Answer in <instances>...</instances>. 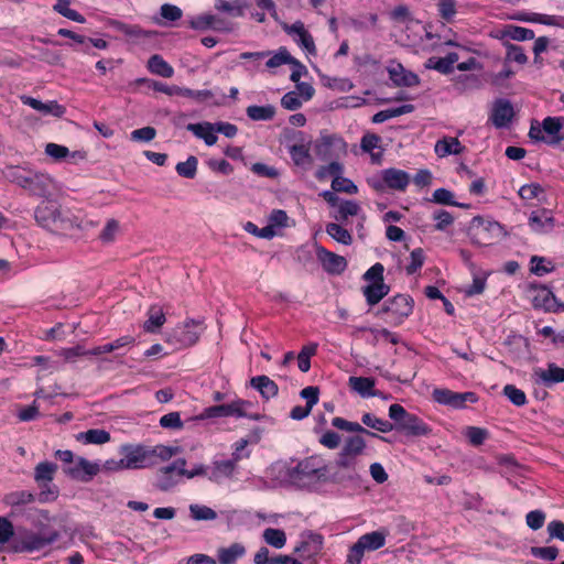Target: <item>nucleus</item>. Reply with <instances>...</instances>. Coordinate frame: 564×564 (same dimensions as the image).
<instances>
[{
	"instance_id": "59",
	"label": "nucleus",
	"mask_w": 564,
	"mask_h": 564,
	"mask_svg": "<svg viewBox=\"0 0 564 564\" xmlns=\"http://www.w3.org/2000/svg\"><path fill=\"white\" fill-rule=\"evenodd\" d=\"M476 401L477 395L474 392H454L452 399H449L446 405L459 409L463 408L466 402L475 403Z\"/></svg>"
},
{
	"instance_id": "46",
	"label": "nucleus",
	"mask_w": 564,
	"mask_h": 564,
	"mask_svg": "<svg viewBox=\"0 0 564 564\" xmlns=\"http://www.w3.org/2000/svg\"><path fill=\"white\" fill-rule=\"evenodd\" d=\"M262 538L267 544L275 549H282L286 543V535L280 529L268 528L263 531Z\"/></svg>"
},
{
	"instance_id": "40",
	"label": "nucleus",
	"mask_w": 564,
	"mask_h": 564,
	"mask_svg": "<svg viewBox=\"0 0 564 564\" xmlns=\"http://www.w3.org/2000/svg\"><path fill=\"white\" fill-rule=\"evenodd\" d=\"M57 470V466L54 463L42 462L39 463L34 469V479L40 484L41 487L46 486L54 478V474Z\"/></svg>"
},
{
	"instance_id": "54",
	"label": "nucleus",
	"mask_w": 564,
	"mask_h": 564,
	"mask_svg": "<svg viewBox=\"0 0 564 564\" xmlns=\"http://www.w3.org/2000/svg\"><path fill=\"white\" fill-rule=\"evenodd\" d=\"M531 272L538 276H542L546 273H550L554 270L551 261L546 260L543 257L533 256L531 258Z\"/></svg>"
},
{
	"instance_id": "45",
	"label": "nucleus",
	"mask_w": 564,
	"mask_h": 564,
	"mask_svg": "<svg viewBox=\"0 0 564 564\" xmlns=\"http://www.w3.org/2000/svg\"><path fill=\"white\" fill-rule=\"evenodd\" d=\"M247 8L246 0H234L231 2L220 1L215 4V9L221 12H227L232 17H242Z\"/></svg>"
},
{
	"instance_id": "42",
	"label": "nucleus",
	"mask_w": 564,
	"mask_h": 564,
	"mask_svg": "<svg viewBox=\"0 0 564 564\" xmlns=\"http://www.w3.org/2000/svg\"><path fill=\"white\" fill-rule=\"evenodd\" d=\"M247 116L253 121H268L275 115V108L272 105L249 106L246 110Z\"/></svg>"
},
{
	"instance_id": "51",
	"label": "nucleus",
	"mask_w": 564,
	"mask_h": 564,
	"mask_svg": "<svg viewBox=\"0 0 564 564\" xmlns=\"http://www.w3.org/2000/svg\"><path fill=\"white\" fill-rule=\"evenodd\" d=\"M268 57L269 58L265 62V66L269 69L280 67L284 64L293 63V57L284 47H281L274 55Z\"/></svg>"
},
{
	"instance_id": "36",
	"label": "nucleus",
	"mask_w": 564,
	"mask_h": 564,
	"mask_svg": "<svg viewBox=\"0 0 564 564\" xmlns=\"http://www.w3.org/2000/svg\"><path fill=\"white\" fill-rule=\"evenodd\" d=\"M77 442L83 444L101 445L110 441V434L106 430L91 429L86 432H80L75 436Z\"/></svg>"
},
{
	"instance_id": "24",
	"label": "nucleus",
	"mask_w": 564,
	"mask_h": 564,
	"mask_svg": "<svg viewBox=\"0 0 564 564\" xmlns=\"http://www.w3.org/2000/svg\"><path fill=\"white\" fill-rule=\"evenodd\" d=\"M398 430L411 436H424L431 432L430 427L420 417L411 413L399 425Z\"/></svg>"
},
{
	"instance_id": "62",
	"label": "nucleus",
	"mask_w": 564,
	"mask_h": 564,
	"mask_svg": "<svg viewBox=\"0 0 564 564\" xmlns=\"http://www.w3.org/2000/svg\"><path fill=\"white\" fill-rule=\"evenodd\" d=\"M437 9L441 18L451 22L456 14V2L455 0H440Z\"/></svg>"
},
{
	"instance_id": "35",
	"label": "nucleus",
	"mask_w": 564,
	"mask_h": 564,
	"mask_svg": "<svg viewBox=\"0 0 564 564\" xmlns=\"http://www.w3.org/2000/svg\"><path fill=\"white\" fill-rule=\"evenodd\" d=\"M464 149L458 139L453 137H445L438 140L434 147V151L440 158L451 154H460Z\"/></svg>"
},
{
	"instance_id": "3",
	"label": "nucleus",
	"mask_w": 564,
	"mask_h": 564,
	"mask_svg": "<svg viewBox=\"0 0 564 564\" xmlns=\"http://www.w3.org/2000/svg\"><path fill=\"white\" fill-rule=\"evenodd\" d=\"M6 177L11 183L19 185L33 195L47 197L52 194L53 180L47 174L26 171L20 166H9L6 172Z\"/></svg>"
},
{
	"instance_id": "23",
	"label": "nucleus",
	"mask_w": 564,
	"mask_h": 564,
	"mask_svg": "<svg viewBox=\"0 0 564 564\" xmlns=\"http://www.w3.org/2000/svg\"><path fill=\"white\" fill-rule=\"evenodd\" d=\"M529 225L535 232H547L554 227V218L549 210L540 209L531 213Z\"/></svg>"
},
{
	"instance_id": "30",
	"label": "nucleus",
	"mask_w": 564,
	"mask_h": 564,
	"mask_svg": "<svg viewBox=\"0 0 564 564\" xmlns=\"http://www.w3.org/2000/svg\"><path fill=\"white\" fill-rule=\"evenodd\" d=\"M289 153L295 165L308 169L313 164V158L310 153V145L305 143H295L289 148Z\"/></svg>"
},
{
	"instance_id": "61",
	"label": "nucleus",
	"mask_w": 564,
	"mask_h": 564,
	"mask_svg": "<svg viewBox=\"0 0 564 564\" xmlns=\"http://www.w3.org/2000/svg\"><path fill=\"white\" fill-rule=\"evenodd\" d=\"M14 536L13 523L6 517H0V549Z\"/></svg>"
},
{
	"instance_id": "50",
	"label": "nucleus",
	"mask_w": 564,
	"mask_h": 564,
	"mask_svg": "<svg viewBox=\"0 0 564 564\" xmlns=\"http://www.w3.org/2000/svg\"><path fill=\"white\" fill-rule=\"evenodd\" d=\"M198 160L196 156L191 155L187 158L185 162H180L176 164V172L180 176L186 178H194L197 172Z\"/></svg>"
},
{
	"instance_id": "19",
	"label": "nucleus",
	"mask_w": 564,
	"mask_h": 564,
	"mask_svg": "<svg viewBox=\"0 0 564 564\" xmlns=\"http://www.w3.org/2000/svg\"><path fill=\"white\" fill-rule=\"evenodd\" d=\"M35 496L28 490L11 491L3 496L2 503L12 509L10 516L14 517L18 509L34 502Z\"/></svg>"
},
{
	"instance_id": "1",
	"label": "nucleus",
	"mask_w": 564,
	"mask_h": 564,
	"mask_svg": "<svg viewBox=\"0 0 564 564\" xmlns=\"http://www.w3.org/2000/svg\"><path fill=\"white\" fill-rule=\"evenodd\" d=\"M178 448L164 445H122L120 448L127 469H141L158 465L176 455Z\"/></svg>"
},
{
	"instance_id": "29",
	"label": "nucleus",
	"mask_w": 564,
	"mask_h": 564,
	"mask_svg": "<svg viewBox=\"0 0 564 564\" xmlns=\"http://www.w3.org/2000/svg\"><path fill=\"white\" fill-rule=\"evenodd\" d=\"M237 458L234 459H225V460H216L214 462L213 468L208 475V478L212 481L218 482L223 478H228L232 476L236 466H237Z\"/></svg>"
},
{
	"instance_id": "15",
	"label": "nucleus",
	"mask_w": 564,
	"mask_h": 564,
	"mask_svg": "<svg viewBox=\"0 0 564 564\" xmlns=\"http://www.w3.org/2000/svg\"><path fill=\"white\" fill-rule=\"evenodd\" d=\"M194 30H208L212 29L218 32H230L234 30V24L224 18L214 14H202L196 17L189 22Z\"/></svg>"
},
{
	"instance_id": "33",
	"label": "nucleus",
	"mask_w": 564,
	"mask_h": 564,
	"mask_svg": "<svg viewBox=\"0 0 564 564\" xmlns=\"http://www.w3.org/2000/svg\"><path fill=\"white\" fill-rule=\"evenodd\" d=\"M389 291L390 286L384 282L369 283L362 288V294L370 306L378 304Z\"/></svg>"
},
{
	"instance_id": "58",
	"label": "nucleus",
	"mask_w": 564,
	"mask_h": 564,
	"mask_svg": "<svg viewBox=\"0 0 564 564\" xmlns=\"http://www.w3.org/2000/svg\"><path fill=\"white\" fill-rule=\"evenodd\" d=\"M425 260L424 251L422 248L414 249L410 254V263L406 265L405 271L409 275L414 274L423 265Z\"/></svg>"
},
{
	"instance_id": "28",
	"label": "nucleus",
	"mask_w": 564,
	"mask_h": 564,
	"mask_svg": "<svg viewBox=\"0 0 564 564\" xmlns=\"http://www.w3.org/2000/svg\"><path fill=\"white\" fill-rule=\"evenodd\" d=\"M458 61L457 53H448L445 57H430L425 62V67L429 69H435L441 74H449L454 69V64Z\"/></svg>"
},
{
	"instance_id": "6",
	"label": "nucleus",
	"mask_w": 564,
	"mask_h": 564,
	"mask_svg": "<svg viewBox=\"0 0 564 564\" xmlns=\"http://www.w3.org/2000/svg\"><path fill=\"white\" fill-rule=\"evenodd\" d=\"M203 329L202 322L189 318L167 334L166 343L176 349L191 347L198 341Z\"/></svg>"
},
{
	"instance_id": "32",
	"label": "nucleus",
	"mask_w": 564,
	"mask_h": 564,
	"mask_svg": "<svg viewBox=\"0 0 564 564\" xmlns=\"http://www.w3.org/2000/svg\"><path fill=\"white\" fill-rule=\"evenodd\" d=\"M250 384L265 399L274 398L279 393L278 384L264 375L251 378Z\"/></svg>"
},
{
	"instance_id": "49",
	"label": "nucleus",
	"mask_w": 564,
	"mask_h": 564,
	"mask_svg": "<svg viewBox=\"0 0 564 564\" xmlns=\"http://www.w3.org/2000/svg\"><path fill=\"white\" fill-rule=\"evenodd\" d=\"M317 350V344H310L304 347H302L301 351L299 352L296 359H297V367L302 372H307L311 368V357H313L316 354Z\"/></svg>"
},
{
	"instance_id": "52",
	"label": "nucleus",
	"mask_w": 564,
	"mask_h": 564,
	"mask_svg": "<svg viewBox=\"0 0 564 564\" xmlns=\"http://www.w3.org/2000/svg\"><path fill=\"white\" fill-rule=\"evenodd\" d=\"M119 230H120L119 221L111 218V219L107 220L105 227L100 231L99 239L104 243H110L116 239Z\"/></svg>"
},
{
	"instance_id": "60",
	"label": "nucleus",
	"mask_w": 564,
	"mask_h": 564,
	"mask_svg": "<svg viewBox=\"0 0 564 564\" xmlns=\"http://www.w3.org/2000/svg\"><path fill=\"white\" fill-rule=\"evenodd\" d=\"M530 552L534 557L545 561H554L558 555L556 546H532Z\"/></svg>"
},
{
	"instance_id": "34",
	"label": "nucleus",
	"mask_w": 564,
	"mask_h": 564,
	"mask_svg": "<svg viewBox=\"0 0 564 564\" xmlns=\"http://www.w3.org/2000/svg\"><path fill=\"white\" fill-rule=\"evenodd\" d=\"M564 127V117H546L542 121V129L544 133H546L550 139H546V143H557L563 140V137H560V131Z\"/></svg>"
},
{
	"instance_id": "26",
	"label": "nucleus",
	"mask_w": 564,
	"mask_h": 564,
	"mask_svg": "<svg viewBox=\"0 0 564 564\" xmlns=\"http://www.w3.org/2000/svg\"><path fill=\"white\" fill-rule=\"evenodd\" d=\"M186 129L196 138L204 140L205 144L208 147L216 144L218 140L212 122L188 123Z\"/></svg>"
},
{
	"instance_id": "47",
	"label": "nucleus",
	"mask_w": 564,
	"mask_h": 564,
	"mask_svg": "<svg viewBox=\"0 0 564 564\" xmlns=\"http://www.w3.org/2000/svg\"><path fill=\"white\" fill-rule=\"evenodd\" d=\"M70 0H57V2L54 4L53 9L54 11L58 12L61 15L78 22V23H85V18L80 13H78L76 10H73L69 8Z\"/></svg>"
},
{
	"instance_id": "22",
	"label": "nucleus",
	"mask_w": 564,
	"mask_h": 564,
	"mask_svg": "<svg viewBox=\"0 0 564 564\" xmlns=\"http://www.w3.org/2000/svg\"><path fill=\"white\" fill-rule=\"evenodd\" d=\"M323 546V536L317 533L308 532L303 535V540L295 547V552L301 553L304 557H312L321 552Z\"/></svg>"
},
{
	"instance_id": "8",
	"label": "nucleus",
	"mask_w": 564,
	"mask_h": 564,
	"mask_svg": "<svg viewBox=\"0 0 564 564\" xmlns=\"http://www.w3.org/2000/svg\"><path fill=\"white\" fill-rule=\"evenodd\" d=\"M186 460L178 458L171 465L164 466L156 471L155 487L162 491H169L174 488L183 477L182 473L185 471Z\"/></svg>"
},
{
	"instance_id": "12",
	"label": "nucleus",
	"mask_w": 564,
	"mask_h": 564,
	"mask_svg": "<svg viewBox=\"0 0 564 564\" xmlns=\"http://www.w3.org/2000/svg\"><path fill=\"white\" fill-rule=\"evenodd\" d=\"M249 405V402L243 400H237L228 404H219L206 408L198 419H212V417H242L246 416L245 408Z\"/></svg>"
},
{
	"instance_id": "17",
	"label": "nucleus",
	"mask_w": 564,
	"mask_h": 564,
	"mask_svg": "<svg viewBox=\"0 0 564 564\" xmlns=\"http://www.w3.org/2000/svg\"><path fill=\"white\" fill-rule=\"evenodd\" d=\"M52 540L45 539L37 533L26 531L17 538L12 544V550L17 553L34 552L43 549L51 543Z\"/></svg>"
},
{
	"instance_id": "10",
	"label": "nucleus",
	"mask_w": 564,
	"mask_h": 564,
	"mask_svg": "<svg viewBox=\"0 0 564 564\" xmlns=\"http://www.w3.org/2000/svg\"><path fill=\"white\" fill-rule=\"evenodd\" d=\"M151 88L155 91H160V93L166 94L169 96H181L184 98L194 99L198 102L206 101L214 96L213 91L208 90V89L193 90V89L180 87L176 85L170 86L162 82L151 83Z\"/></svg>"
},
{
	"instance_id": "64",
	"label": "nucleus",
	"mask_w": 564,
	"mask_h": 564,
	"mask_svg": "<svg viewBox=\"0 0 564 564\" xmlns=\"http://www.w3.org/2000/svg\"><path fill=\"white\" fill-rule=\"evenodd\" d=\"M466 436L471 445H481L488 436V432L485 429L470 426L466 431Z\"/></svg>"
},
{
	"instance_id": "63",
	"label": "nucleus",
	"mask_w": 564,
	"mask_h": 564,
	"mask_svg": "<svg viewBox=\"0 0 564 564\" xmlns=\"http://www.w3.org/2000/svg\"><path fill=\"white\" fill-rule=\"evenodd\" d=\"M160 425L163 429L180 430L183 427V422L178 412H170L160 419Z\"/></svg>"
},
{
	"instance_id": "25",
	"label": "nucleus",
	"mask_w": 564,
	"mask_h": 564,
	"mask_svg": "<svg viewBox=\"0 0 564 564\" xmlns=\"http://www.w3.org/2000/svg\"><path fill=\"white\" fill-rule=\"evenodd\" d=\"M382 176L387 187L391 189L404 191L410 182L408 173L398 169L383 170Z\"/></svg>"
},
{
	"instance_id": "18",
	"label": "nucleus",
	"mask_w": 564,
	"mask_h": 564,
	"mask_svg": "<svg viewBox=\"0 0 564 564\" xmlns=\"http://www.w3.org/2000/svg\"><path fill=\"white\" fill-rule=\"evenodd\" d=\"M514 116V110L509 100L498 99L491 110L490 120L496 128L507 127Z\"/></svg>"
},
{
	"instance_id": "43",
	"label": "nucleus",
	"mask_w": 564,
	"mask_h": 564,
	"mask_svg": "<svg viewBox=\"0 0 564 564\" xmlns=\"http://www.w3.org/2000/svg\"><path fill=\"white\" fill-rule=\"evenodd\" d=\"M188 510L191 518L195 521H214L217 519V512L204 505L192 503Z\"/></svg>"
},
{
	"instance_id": "27",
	"label": "nucleus",
	"mask_w": 564,
	"mask_h": 564,
	"mask_svg": "<svg viewBox=\"0 0 564 564\" xmlns=\"http://www.w3.org/2000/svg\"><path fill=\"white\" fill-rule=\"evenodd\" d=\"M349 387L362 398L380 395V391L375 390L376 381L369 377H350Z\"/></svg>"
},
{
	"instance_id": "31",
	"label": "nucleus",
	"mask_w": 564,
	"mask_h": 564,
	"mask_svg": "<svg viewBox=\"0 0 564 564\" xmlns=\"http://www.w3.org/2000/svg\"><path fill=\"white\" fill-rule=\"evenodd\" d=\"M391 80L398 86L412 87L420 83L416 74L405 70L401 64L389 69Z\"/></svg>"
},
{
	"instance_id": "48",
	"label": "nucleus",
	"mask_w": 564,
	"mask_h": 564,
	"mask_svg": "<svg viewBox=\"0 0 564 564\" xmlns=\"http://www.w3.org/2000/svg\"><path fill=\"white\" fill-rule=\"evenodd\" d=\"M359 212L360 206L357 202L345 200L339 204L337 214L334 216V218L337 221L345 223L349 216H356Z\"/></svg>"
},
{
	"instance_id": "16",
	"label": "nucleus",
	"mask_w": 564,
	"mask_h": 564,
	"mask_svg": "<svg viewBox=\"0 0 564 564\" xmlns=\"http://www.w3.org/2000/svg\"><path fill=\"white\" fill-rule=\"evenodd\" d=\"M283 30L293 37V40L301 45L308 54H316V46L313 36L305 29L302 21H296L293 24H284Z\"/></svg>"
},
{
	"instance_id": "44",
	"label": "nucleus",
	"mask_w": 564,
	"mask_h": 564,
	"mask_svg": "<svg viewBox=\"0 0 564 564\" xmlns=\"http://www.w3.org/2000/svg\"><path fill=\"white\" fill-rule=\"evenodd\" d=\"M361 422L370 427V429H373L378 432H381V433H388V432H391L393 429H394V425L387 421V420H382V419H379L377 417L376 415L371 414V413H365L362 416H361Z\"/></svg>"
},
{
	"instance_id": "14",
	"label": "nucleus",
	"mask_w": 564,
	"mask_h": 564,
	"mask_svg": "<svg viewBox=\"0 0 564 564\" xmlns=\"http://www.w3.org/2000/svg\"><path fill=\"white\" fill-rule=\"evenodd\" d=\"M64 471L73 479L87 482L101 471V467L98 463L78 457L75 465L66 467Z\"/></svg>"
},
{
	"instance_id": "11",
	"label": "nucleus",
	"mask_w": 564,
	"mask_h": 564,
	"mask_svg": "<svg viewBox=\"0 0 564 564\" xmlns=\"http://www.w3.org/2000/svg\"><path fill=\"white\" fill-rule=\"evenodd\" d=\"M366 448L365 440L359 436H350L345 441L341 451L338 453L336 464L343 468H350L355 465L357 456L361 455Z\"/></svg>"
},
{
	"instance_id": "21",
	"label": "nucleus",
	"mask_w": 564,
	"mask_h": 564,
	"mask_svg": "<svg viewBox=\"0 0 564 564\" xmlns=\"http://www.w3.org/2000/svg\"><path fill=\"white\" fill-rule=\"evenodd\" d=\"M533 377L536 382H542L550 387L555 383L564 382V368L557 367L555 364H549L547 369H534Z\"/></svg>"
},
{
	"instance_id": "20",
	"label": "nucleus",
	"mask_w": 564,
	"mask_h": 564,
	"mask_svg": "<svg viewBox=\"0 0 564 564\" xmlns=\"http://www.w3.org/2000/svg\"><path fill=\"white\" fill-rule=\"evenodd\" d=\"M20 99L24 105L30 106L31 108L43 115H52L54 117L59 118L65 113V107H63L55 100L45 104L39 99L29 96H21Z\"/></svg>"
},
{
	"instance_id": "13",
	"label": "nucleus",
	"mask_w": 564,
	"mask_h": 564,
	"mask_svg": "<svg viewBox=\"0 0 564 564\" xmlns=\"http://www.w3.org/2000/svg\"><path fill=\"white\" fill-rule=\"evenodd\" d=\"M316 258L324 271L333 275L341 274L348 265L343 256L328 251L322 246H316Z\"/></svg>"
},
{
	"instance_id": "39",
	"label": "nucleus",
	"mask_w": 564,
	"mask_h": 564,
	"mask_svg": "<svg viewBox=\"0 0 564 564\" xmlns=\"http://www.w3.org/2000/svg\"><path fill=\"white\" fill-rule=\"evenodd\" d=\"M246 549L240 543H234L228 547H221L217 552L218 560L221 564H235L241 557Z\"/></svg>"
},
{
	"instance_id": "9",
	"label": "nucleus",
	"mask_w": 564,
	"mask_h": 564,
	"mask_svg": "<svg viewBox=\"0 0 564 564\" xmlns=\"http://www.w3.org/2000/svg\"><path fill=\"white\" fill-rule=\"evenodd\" d=\"M412 299L409 295L398 294L386 301L378 314H387L392 323L399 324L412 313Z\"/></svg>"
},
{
	"instance_id": "57",
	"label": "nucleus",
	"mask_w": 564,
	"mask_h": 564,
	"mask_svg": "<svg viewBox=\"0 0 564 564\" xmlns=\"http://www.w3.org/2000/svg\"><path fill=\"white\" fill-rule=\"evenodd\" d=\"M332 188L335 192H344L347 194H356L358 192L357 186L349 178L343 177L341 174L332 181Z\"/></svg>"
},
{
	"instance_id": "37",
	"label": "nucleus",
	"mask_w": 564,
	"mask_h": 564,
	"mask_svg": "<svg viewBox=\"0 0 564 564\" xmlns=\"http://www.w3.org/2000/svg\"><path fill=\"white\" fill-rule=\"evenodd\" d=\"M165 314L160 306H151L148 311V319L144 322L143 328L148 333H156L165 323Z\"/></svg>"
},
{
	"instance_id": "7",
	"label": "nucleus",
	"mask_w": 564,
	"mask_h": 564,
	"mask_svg": "<svg viewBox=\"0 0 564 564\" xmlns=\"http://www.w3.org/2000/svg\"><path fill=\"white\" fill-rule=\"evenodd\" d=\"M388 534V530L382 529L361 535L350 547L347 562L349 564H360L366 551H376L386 544Z\"/></svg>"
},
{
	"instance_id": "55",
	"label": "nucleus",
	"mask_w": 564,
	"mask_h": 564,
	"mask_svg": "<svg viewBox=\"0 0 564 564\" xmlns=\"http://www.w3.org/2000/svg\"><path fill=\"white\" fill-rule=\"evenodd\" d=\"M344 171V167L338 162H332L328 165L321 166L316 173L315 176L317 180L323 181L327 177L332 176L333 178L339 176Z\"/></svg>"
},
{
	"instance_id": "5",
	"label": "nucleus",
	"mask_w": 564,
	"mask_h": 564,
	"mask_svg": "<svg viewBox=\"0 0 564 564\" xmlns=\"http://www.w3.org/2000/svg\"><path fill=\"white\" fill-rule=\"evenodd\" d=\"M468 236L474 245L491 246L500 241L506 236V231L499 223L477 216L469 224Z\"/></svg>"
},
{
	"instance_id": "41",
	"label": "nucleus",
	"mask_w": 564,
	"mask_h": 564,
	"mask_svg": "<svg viewBox=\"0 0 564 564\" xmlns=\"http://www.w3.org/2000/svg\"><path fill=\"white\" fill-rule=\"evenodd\" d=\"M325 230L328 236L339 243L349 246L352 242L351 234L339 224L329 223L326 225Z\"/></svg>"
},
{
	"instance_id": "56",
	"label": "nucleus",
	"mask_w": 564,
	"mask_h": 564,
	"mask_svg": "<svg viewBox=\"0 0 564 564\" xmlns=\"http://www.w3.org/2000/svg\"><path fill=\"white\" fill-rule=\"evenodd\" d=\"M503 394L509 399V401L516 406H522L527 403L525 393L518 389L513 384H507L503 388Z\"/></svg>"
},
{
	"instance_id": "53",
	"label": "nucleus",
	"mask_w": 564,
	"mask_h": 564,
	"mask_svg": "<svg viewBox=\"0 0 564 564\" xmlns=\"http://www.w3.org/2000/svg\"><path fill=\"white\" fill-rule=\"evenodd\" d=\"M563 20V18H558L555 15H546L540 13H530L528 14V19H522V21L524 22L541 23L545 25L556 26H564Z\"/></svg>"
},
{
	"instance_id": "4",
	"label": "nucleus",
	"mask_w": 564,
	"mask_h": 564,
	"mask_svg": "<svg viewBox=\"0 0 564 564\" xmlns=\"http://www.w3.org/2000/svg\"><path fill=\"white\" fill-rule=\"evenodd\" d=\"M34 214L36 221L53 232L67 231L74 228L73 220L54 202H42Z\"/></svg>"
},
{
	"instance_id": "2",
	"label": "nucleus",
	"mask_w": 564,
	"mask_h": 564,
	"mask_svg": "<svg viewBox=\"0 0 564 564\" xmlns=\"http://www.w3.org/2000/svg\"><path fill=\"white\" fill-rule=\"evenodd\" d=\"M280 474H283V481L296 486L307 487L325 479L327 469L316 457H308L294 467L279 465Z\"/></svg>"
},
{
	"instance_id": "38",
	"label": "nucleus",
	"mask_w": 564,
	"mask_h": 564,
	"mask_svg": "<svg viewBox=\"0 0 564 564\" xmlns=\"http://www.w3.org/2000/svg\"><path fill=\"white\" fill-rule=\"evenodd\" d=\"M148 68L152 74L164 78H171L174 74L173 67L159 54H154L149 58Z\"/></svg>"
}]
</instances>
